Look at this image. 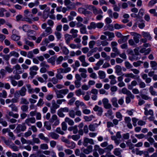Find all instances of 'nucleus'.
<instances>
[{
  "mask_svg": "<svg viewBox=\"0 0 157 157\" xmlns=\"http://www.w3.org/2000/svg\"><path fill=\"white\" fill-rule=\"evenodd\" d=\"M26 86L28 89V92L29 94H32L34 92V90L32 88L30 84H27Z\"/></svg>",
  "mask_w": 157,
  "mask_h": 157,
  "instance_id": "nucleus-39",
  "label": "nucleus"
},
{
  "mask_svg": "<svg viewBox=\"0 0 157 157\" xmlns=\"http://www.w3.org/2000/svg\"><path fill=\"white\" fill-rule=\"evenodd\" d=\"M112 140L114 141V142L116 145H118L120 143V140H118L116 138L115 136H111Z\"/></svg>",
  "mask_w": 157,
  "mask_h": 157,
  "instance_id": "nucleus-37",
  "label": "nucleus"
},
{
  "mask_svg": "<svg viewBox=\"0 0 157 157\" xmlns=\"http://www.w3.org/2000/svg\"><path fill=\"white\" fill-rule=\"evenodd\" d=\"M26 129V126L24 124H18L15 130L17 133H18L21 132H24Z\"/></svg>",
  "mask_w": 157,
  "mask_h": 157,
  "instance_id": "nucleus-4",
  "label": "nucleus"
},
{
  "mask_svg": "<svg viewBox=\"0 0 157 157\" xmlns=\"http://www.w3.org/2000/svg\"><path fill=\"white\" fill-rule=\"evenodd\" d=\"M80 66V63L79 62L78 60L75 61V65L73 64L71 65V66L73 67L74 70H75L76 69V67H78Z\"/></svg>",
  "mask_w": 157,
  "mask_h": 157,
  "instance_id": "nucleus-49",
  "label": "nucleus"
},
{
  "mask_svg": "<svg viewBox=\"0 0 157 157\" xmlns=\"http://www.w3.org/2000/svg\"><path fill=\"white\" fill-rule=\"evenodd\" d=\"M65 40L67 44H68L72 39L71 36L69 34H66L64 35Z\"/></svg>",
  "mask_w": 157,
  "mask_h": 157,
  "instance_id": "nucleus-22",
  "label": "nucleus"
},
{
  "mask_svg": "<svg viewBox=\"0 0 157 157\" xmlns=\"http://www.w3.org/2000/svg\"><path fill=\"white\" fill-rule=\"evenodd\" d=\"M55 34L58 40H59L62 37V35L61 33L59 32H55Z\"/></svg>",
  "mask_w": 157,
  "mask_h": 157,
  "instance_id": "nucleus-59",
  "label": "nucleus"
},
{
  "mask_svg": "<svg viewBox=\"0 0 157 157\" xmlns=\"http://www.w3.org/2000/svg\"><path fill=\"white\" fill-rule=\"evenodd\" d=\"M78 32V30L74 29H71L70 31V33L72 34V36L73 38L76 37L78 36L77 34Z\"/></svg>",
  "mask_w": 157,
  "mask_h": 157,
  "instance_id": "nucleus-30",
  "label": "nucleus"
},
{
  "mask_svg": "<svg viewBox=\"0 0 157 157\" xmlns=\"http://www.w3.org/2000/svg\"><path fill=\"white\" fill-rule=\"evenodd\" d=\"M24 40L25 41V43L26 45H28L32 47H33L34 46V44L32 42L28 40L26 38H25Z\"/></svg>",
  "mask_w": 157,
  "mask_h": 157,
  "instance_id": "nucleus-44",
  "label": "nucleus"
},
{
  "mask_svg": "<svg viewBox=\"0 0 157 157\" xmlns=\"http://www.w3.org/2000/svg\"><path fill=\"white\" fill-rule=\"evenodd\" d=\"M58 117L56 115L54 114L53 115L51 118L49 120V122L50 123H52L54 121L57 120Z\"/></svg>",
  "mask_w": 157,
  "mask_h": 157,
  "instance_id": "nucleus-50",
  "label": "nucleus"
},
{
  "mask_svg": "<svg viewBox=\"0 0 157 157\" xmlns=\"http://www.w3.org/2000/svg\"><path fill=\"white\" fill-rule=\"evenodd\" d=\"M116 117L119 119V121H121L122 119V116L120 112H116Z\"/></svg>",
  "mask_w": 157,
  "mask_h": 157,
  "instance_id": "nucleus-57",
  "label": "nucleus"
},
{
  "mask_svg": "<svg viewBox=\"0 0 157 157\" xmlns=\"http://www.w3.org/2000/svg\"><path fill=\"white\" fill-rule=\"evenodd\" d=\"M141 34L144 38H148L150 40H151V37L149 33L143 31L142 32Z\"/></svg>",
  "mask_w": 157,
  "mask_h": 157,
  "instance_id": "nucleus-19",
  "label": "nucleus"
},
{
  "mask_svg": "<svg viewBox=\"0 0 157 157\" xmlns=\"http://www.w3.org/2000/svg\"><path fill=\"white\" fill-rule=\"evenodd\" d=\"M149 90L151 95L153 96L157 95L156 91L154 90L153 87L152 86H150L149 88Z\"/></svg>",
  "mask_w": 157,
  "mask_h": 157,
  "instance_id": "nucleus-40",
  "label": "nucleus"
},
{
  "mask_svg": "<svg viewBox=\"0 0 157 157\" xmlns=\"http://www.w3.org/2000/svg\"><path fill=\"white\" fill-rule=\"evenodd\" d=\"M94 118V116L93 115H91L89 116H85L84 119L85 121H90L92 120V118Z\"/></svg>",
  "mask_w": 157,
  "mask_h": 157,
  "instance_id": "nucleus-53",
  "label": "nucleus"
},
{
  "mask_svg": "<svg viewBox=\"0 0 157 157\" xmlns=\"http://www.w3.org/2000/svg\"><path fill=\"white\" fill-rule=\"evenodd\" d=\"M88 39V37L86 36H84L82 37V43L84 46L87 44V40Z\"/></svg>",
  "mask_w": 157,
  "mask_h": 157,
  "instance_id": "nucleus-38",
  "label": "nucleus"
},
{
  "mask_svg": "<svg viewBox=\"0 0 157 157\" xmlns=\"http://www.w3.org/2000/svg\"><path fill=\"white\" fill-rule=\"evenodd\" d=\"M69 90L67 89H63L57 90L56 92V96L57 98H63V95H65L68 93Z\"/></svg>",
  "mask_w": 157,
  "mask_h": 157,
  "instance_id": "nucleus-2",
  "label": "nucleus"
},
{
  "mask_svg": "<svg viewBox=\"0 0 157 157\" xmlns=\"http://www.w3.org/2000/svg\"><path fill=\"white\" fill-rule=\"evenodd\" d=\"M137 84V81L135 80L132 81L130 84L128 85V89L131 90L132 89L134 86H136Z\"/></svg>",
  "mask_w": 157,
  "mask_h": 157,
  "instance_id": "nucleus-17",
  "label": "nucleus"
},
{
  "mask_svg": "<svg viewBox=\"0 0 157 157\" xmlns=\"http://www.w3.org/2000/svg\"><path fill=\"white\" fill-rule=\"evenodd\" d=\"M24 15L25 17L29 18L32 17L33 16L31 13L28 9L25 10L24 11Z\"/></svg>",
  "mask_w": 157,
  "mask_h": 157,
  "instance_id": "nucleus-25",
  "label": "nucleus"
},
{
  "mask_svg": "<svg viewBox=\"0 0 157 157\" xmlns=\"http://www.w3.org/2000/svg\"><path fill=\"white\" fill-rule=\"evenodd\" d=\"M61 48L62 49L63 52V54L65 55H67L69 53V50L65 46L61 47Z\"/></svg>",
  "mask_w": 157,
  "mask_h": 157,
  "instance_id": "nucleus-42",
  "label": "nucleus"
},
{
  "mask_svg": "<svg viewBox=\"0 0 157 157\" xmlns=\"http://www.w3.org/2000/svg\"><path fill=\"white\" fill-rule=\"evenodd\" d=\"M63 59V58L62 56H59L58 58L56 60V63L57 64H60L61 63Z\"/></svg>",
  "mask_w": 157,
  "mask_h": 157,
  "instance_id": "nucleus-54",
  "label": "nucleus"
},
{
  "mask_svg": "<svg viewBox=\"0 0 157 157\" xmlns=\"http://www.w3.org/2000/svg\"><path fill=\"white\" fill-rule=\"evenodd\" d=\"M93 110L94 111L97 112V114L99 116H101L103 112L102 108L97 105H95L93 108Z\"/></svg>",
  "mask_w": 157,
  "mask_h": 157,
  "instance_id": "nucleus-9",
  "label": "nucleus"
},
{
  "mask_svg": "<svg viewBox=\"0 0 157 157\" xmlns=\"http://www.w3.org/2000/svg\"><path fill=\"white\" fill-rule=\"evenodd\" d=\"M125 27V26L123 25H119L118 24H115L114 25V28L116 29H119Z\"/></svg>",
  "mask_w": 157,
  "mask_h": 157,
  "instance_id": "nucleus-43",
  "label": "nucleus"
},
{
  "mask_svg": "<svg viewBox=\"0 0 157 157\" xmlns=\"http://www.w3.org/2000/svg\"><path fill=\"white\" fill-rule=\"evenodd\" d=\"M123 75H124V76L126 77L124 80V82L126 83H128L130 82L131 81V79L129 78H134L135 77H136V79L137 80H139L140 79V77L139 76H136L132 73L124 74Z\"/></svg>",
  "mask_w": 157,
  "mask_h": 157,
  "instance_id": "nucleus-3",
  "label": "nucleus"
},
{
  "mask_svg": "<svg viewBox=\"0 0 157 157\" xmlns=\"http://www.w3.org/2000/svg\"><path fill=\"white\" fill-rule=\"evenodd\" d=\"M97 44L99 45H101L103 46H107L109 44V43L105 40L100 41V40L97 41Z\"/></svg>",
  "mask_w": 157,
  "mask_h": 157,
  "instance_id": "nucleus-28",
  "label": "nucleus"
},
{
  "mask_svg": "<svg viewBox=\"0 0 157 157\" xmlns=\"http://www.w3.org/2000/svg\"><path fill=\"white\" fill-rule=\"evenodd\" d=\"M130 34L133 36V40L135 43L136 44L138 43L139 42L141 35L135 32H131Z\"/></svg>",
  "mask_w": 157,
  "mask_h": 157,
  "instance_id": "nucleus-8",
  "label": "nucleus"
},
{
  "mask_svg": "<svg viewBox=\"0 0 157 157\" xmlns=\"http://www.w3.org/2000/svg\"><path fill=\"white\" fill-rule=\"evenodd\" d=\"M113 148V146L112 144H110L106 148H104V149L107 152H110Z\"/></svg>",
  "mask_w": 157,
  "mask_h": 157,
  "instance_id": "nucleus-51",
  "label": "nucleus"
},
{
  "mask_svg": "<svg viewBox=\"0 0 157 157\" xmlns=\"http://www.w3.org/2000/svg\"><path fill=\"white\" fill-rule=\"evenodd\" d=\"M20 103L21 104H25V105H27L29 104V102L26 99L24 98H22L21 99Z\"/></svg>",
  "mask_w": 157,
  "mask_h": 157,
  "instance_id": "nucleus-47",
  "label": "nucleus"
},
{
  "mask_svg": "<svg viewBox=\"0 0 157 157\" xmlns=\"http://www.w3.org/2000/svg\"><path fill=\"white\" fill-rule=\"evenodd\" d=\"M117 98L115 97L113 98L111 100V102L113 106L116 108L119 107V105L117 103Z\"/></svg>",
  "mask_w": 157,
  "mask_h": 157,
  "instance_id": "nucleus-21",
  "label": "nucleus"
},
{
  "mask_svg": "<svg viewBox=\"0 0 157 157\" xmlns=\"http://www.w3.org/2000/svg\"><path fill=\"white\" fill-rule=\"evenodd\" d=\"M50 9L49 8H47L43 12V16L44 18L45 19V20L48 17L49 15V11Z\"/></svg>",
  "mask_w": 157,
  "mask_h": 157,
  "instance_id": "nucleus-15",
  "label": "nucleus"
},
{
  "mask_svg": "<svg viewBox=\"0 0 157 157\" xmlns=\"http://www.w3.org/2000/svg\"><path fill=\"white\" fill-rule=\"evenodd\" d=\"M62 129L63 131H66L67 129V126L65 122H63L61 124Z\"/></svg>",
  "mask_w": 157,
  "mask_h": 157,
  "instance_id": "nucleus-61",
  "label": "nucleus"
},
{
  "mask_svg": "<svg viewBox=\"0 0 157 157\" xmlns=\"http://www.w3.org/2000/svg\"><path fill=\"white\" fill-rule=\"evenodd\" d=\"M39 2L38 1H36L34 3L33 2H30L28 4V6L30 8H32L33 7L35 6H37L39 5Z\"/></svg>",
  "mask_w": 157,
  "mask_h": 157,
  "instance_id": "nucleus-35",
  "label": "nucleus"
},
{
  "mask_svg": "<svg viewBox=\"0 0 157 157\" xmlns=\"http://www.w3.org/2000/svg\"><path fill=\"white\" fill-rule=\"evenodd\" d=\"M81 81L75 80L74 81V84L76 88H80L81 86Z\"/></svg>",
  "mask_w": 157,
  "mask_h": 157,
  "instance_id": "nucleus-46",
  "label": "nucleus"
},
{
  "mask_svg": "<svg viewBox=\"0 0 157 157\" xmlns=\"http://www.w3.org/2000/svg\"><path fill=\"white\" fill-rule=\"evenodd\" d=\"M6 72L5 70L2 69L0 70V74L2 78L4 77L6 75Z\"/></svg>",
  "mask_w": 157,
  "mask_h": 157,
  "instance_id": "nucleus-56",
  "label": "nucleus"
},
{
  "mask_svg": "<svg viewBox=\"0 0 157 157\" xmlns=\"http://www.w3.org/2000/svg\"><path fill=\"white\" fill-rule=\"evenodd\" d=\"M36 119L34 117H29L26 119L25 121V123L28 126H30L31 123L33 124L36 122Z\"/></svg>",
  "mask_w": 157,
  "mask_h": 157,
  "instance_id": "nucleus-10",
  "label": "nucleus"
},
{
  "mask_svg": "<svg viewBox=\"0 0 157 157\" xmlns=\"http://www.w3.org/2000/svg\"><path fill=\"white\" fill-rule=\"evenodd\" d=\"M66 146L70 149H73L75 147V144L74 142L72 141L70 142L69 141L68 143L66 144Z\"/></svg>",
  "mask_w": 157,
  "mask_h": 157,
  "instance_id": "nucleus-23",
  "label": "nucleus"
},
{
  "mask_svg": "<svg viewBox=\"0 0 157 157\" xmlns=\"http://www.w3.org/2000/svg\"><path fill=\"white\" fill-rule=\"evenodd\" d=\"M69 116L72 118H74L75 116V112L73 110H71L69 111Z\"/></svg>",
  "mask_w": 157,
  "mask_h": 157,
  "instance_id": "nucleus-52",
  "label": "nucleus"
},
{
  "mask_svg": "<svg viewBox=\"0 0 157 157\" xmlns=\"http://www.w3.org/2000/svg\"><path fill=\"white\" fill-rule=\"evenodd\" d=\"M143 63V61L139 60L136 62H134L133 63V65L135 67H138L140 66L141 64Z\"/></svg>",
  "mask_w": 157,
  "mask_h": 157,
  "instance_id": "nucleus-55",
  "label": "nucleus"
},
{
  "mask_svg": "<svg viewBox=\"0 0 157 157\" xmlns=\"http://www.w3.org/2000/svg\"><path fill=\"white\" fill-rule=\"evenodd\" d=\"M69 47L72 49H75V48L80 49L81 46L80 44H70L69 45Z\"/></svg>",
  "mask_w": 157,
  "mask_h": 157,
  "instance_id": "nucleus-32",
  "label": "nucleus"
},
{
  "mask_svg": "<svg viewBox=\"0 0 157 157\" xmlns=\"http://www.w3.org/2000/svg\"><path fill=\"white\" fill-rule=\"evenodd\" d=\"M40 66L41 67H44L48 69L49 67V66L48 65L45 61H43L40 63Z\"/></svg>",
  "mask_w": 157,
  "mask_h": 157,
  "instance_id": "nucleus-48",
  "label": "nucleus"
},
{
  "mask_svg": "<svg viewBox=\"0 0 157 157\" xmlns=\"http://www.w3.org/2000/svg\"><path fill=\"white\" fill-rule=\"evenodd\" d=\"M28 106L26 105H22L21 107V109L23 112H27L28 111Z\"/></svg>",
  "mask_w": 157,
  "mask_h": 157,
  "instance_id": "nucleus-41",
  "label": "nucleus"
},
{
  "mask_svg": "<svg viewBox=\"0 0 157 157\" xmlns=\"http://www.w3.org/2000/svg\"><path fill=\"white\" fill-rule=\"evenodd\" d=\"M65 122L67 123L68 125L73 126L74 124V121L68 117H66L65 119Z\"/></svg>",
  "mask_w": 157,
  "mask_h": 157,
  "instance_id": "nucleus-24",
  "label": "nucleus"
},
{
  "mask_svg": "<svg viewBox=\"0 0 157 157\" xmlns=\"http://www.w3.org/2000/svg\"><path fill=\"white\" fill-rule=\"evenodd\" d=\"M126 67L128 69H131L132 66L128 61H126L124 63Z\"/></svg>",
  "mask_w": 157,
  "mask_h": 157,
  "instance_id": "nucleus-64",
  "label": "nucleus"
},
{
  "mask_svg": "<svg viewBox=\"0 0 157 157\" xmlns=\"http://www.w3.org/2000/svg\"><path fill=\"white\" fill-rule=\"evenodd\" d=\"M98 126V124L95 123L93 124H90L89 125V128L90 131H94L95 130V128Z\"/></svg>",
  "mask_w": 157,
  "mask_h": 157,
  "instance_id": "nucleus-26",
  "label": "nucleus"
},
{
  "mask_svg": "<svg viewBox=\"0 0 157 157\" xmlns=\"http://www.w3.org/2000/svg\"><path fill=\"white\" fill-rule=\"evenodd\" d=\"M98 74L99 75V78L101 79H103L105 77L106 75L104 71H99Z\"/></svg>",
  "mask_w": 157,
  "mask_h": 157,
  "instance_id": "nucleus-29",
  "label": "nucleus"
},
{
  "mask_svg": "<svg viewBox=\"0 0 157 157\" xmlns=\"http://www.w3.org/2000/svg\"><path fill=\"white\" fill-rule=\"evenodd\" d=\"M115 72L118 75H120L122 74L121 67L119 65H116L114 67Z\"/></svg>",
  "mask_w": 157,
  "mask_h": 157,
  "instance_id": "nucleus-12",
  "label": "nucleus"
},
{
  "mask_svg": "<svg viewBox=\"0 0 157 157\" xmlns=\"http://www.w3.org/2000/svg\"><path fill=\"white\" fill-rule=\"evenodd\" d=\"M82 111L83 113L85 114H89L90 113V111L88 109L82 108Z\"/></svg>",
  "mask_w": 157,
  "mask_h": 157,
  "instance_id": "nucleus-62",
  "label": "nucleus"
},
{
  "mask_svg": "<svg viewBox=\"0 0 157 157\" xmlns=\"http://www.w3.org/2000/svg\"><path fill=\"white\" fill-rule=\"evenodd\" d=\"M85 55H81L79 57L78 59L82 63L81 65L84 67H86L89 65V63L86 62Z\"/></svg>",
  "mask_w": 157,
  "mask_h": 157,
  "instance_id": "nucleus-7",
  "label": "nucleus"
},
{
  "mask_svg": "<svg viewBox=\"0 0 157 157\" xmlns=\"http://www.w3.org/2000/svg\"><path fill=\"white\" fill-rule=\"evenodd\" d=\"M150 64L151 67L154 70H156L157 67V63L154 61H150Z\"/></svg>",
  "mask_w": 157,
  "mask_h": 157,
  "instance_id": "nucleus-33",
  "label": "nucleus"
},
{
  "mask_svg": "<svg viewBox=\"0 0 157 157\" xmlns=\"http://www.w3.org/2000/svg\"><path fill=\"white\" fill-rule=\"evenodd\" d=\"M96 28V23L94 22H91L90 24V25L87 26V28L89 30H91L92 29H95Z\"/></svg>",
  "mask_w": 157,
  "mask_h": 157,
  "instance_id": "nucleus-36",
  "label": "nucleus"
},
{
  "mask_svg": "<svg viewBox=\"0 0 157 157\" xmlns=\"http://www.w3.org/2000/svg\"><path fill=\"white\" fill-rule=\"evenodd\" d=\"M40 148L42 149L46 150L48 149V146L47 144H41L40 145Z\"/></svg>",
  "mask_w": 157,
  "mask_h": 157,
  "instance_id": "nucleus-58",
  "label": "nucleus"
},
{
  "mask_svg": "<svg viewBox=\"0 0 157 157\" xmlns=\"http://www.w3.org/2000/svg\"><path fill=\"white\" fill-rule=\"evenodd\" d=\"M10 57L12 56H13L17 58L19 57V54L18 52L15 51H13L10 53Z\"/></svg>",
  "mask_w": 157,
  "mask_h": 157,
  "instance_id": "nucleus-45",
  "label": "nucleus"
},
{
  "mask_svg": "<svg viewBox=\"0 0 157 157\" xmlns=\"http://www.w3.org/2000/svg\"><path fill=\"white\" fill-rule=\"evenodd\" d=\"M38 137L41 140H44L47 143H48L49 140L48 138L45 137L44 134L42 133H40L38 134Z\"/></svg>",
  "mask_w": 157,
  "mask_h": 157,
  "instance_id": "nucleus-16",
  "label": "nucleus"
},
{
  "mask_svg": "<svg viewBox=\"0 0 157 157\" xmlns=\"http://www.w3.org/2000/svg\"><path fill=\"white\" fill-rule=\"evenodd\" d=\"M78 12L81 13L83 14L85 16L91 15L92 14L91 12L88 11L87 9L83 7H80L78 9Z\"/></svg>",
  "mask_w": 157,
  "mask_h": 157,
  "instance_id": "nucleus-6",
  "label": "nucleus"
},
{
  "mask_svg": "<svg viewBox=\"0 0 157 157\" xmlns=\"http://www.w3.org/2000/svg\"><path fill=\"white\" fill-rule=\"evenodd\" d=\"M47 25L46 23L43 24L41 25V28L45 29L44 31L42 33V35L45 37L46 36L52 33V30L50 27H47Z\"/></svg>",
  "mask_w": 157,
  "mask_h": 157,
  "instance_id": "nucleus-1",
  "label": "nucleus"
},
{
  "mask_svg": "<svg viewBox=\"0 0 157 157\" xmlns=\"http://www.w3.org/2000/svg\"><path fill=\"white\" fill-rule=\"evenodd\" d=\"M7 92L5 90H2L1 92H0V98H6L7 96Z\"/></svg>",
  "mask_w": 157,
  "mask_h": 157,
  "instance_id": "nucleus-34",
  "label": "nucleus"
},
{
  "mask_svg": "<svg viewBox=\"0 0 157 157\" xmlns=\"http://www.w3.org/2000/svg\"><path fill=\"white\" fill-rule=\"evenodd\" d=\"M92 10L94 14L95 15H97L98 13L102 14L103 13L101 9L98 10L95 7Z\"/></svg>",
  "mask_w": 157,
  "mask_h": 157,
  "instance_id": "nucleus-31",
  "label": "nucleus"
},
{
  "mask_svg": "<svg viewBox=\"0 0 157 157\" xmlns=\"http://www.w3.org/2000/svg\"><path fill=\"white\" fill-rule=\"evenodd\" d=\"M0 124L4 127H6L7 125V122L2 118H0Z\"/></svg>",
  "mask_w": 157,
  "mask_h": 157,
  "instance_id": "nucleus-60",
  "label": "nucleus"
},
{
  "mask_svg": "<svg viewBox=\"0 0 157 157\" xmlns=\"http://www.w3.org/2000/svg\"><path fill=\"white\" fill-rule=\"evenodd\" d=\"M104 108L106 109H111L112 106L109 103L108 99L106 98H104L102 100Z\"/></svg>",
  "mask_w": 157,
  "mask_h": 157,
  "instance_id": "nucleus-5",
  "label": "nucleus"
},
{
  "mask_svg": "<svg viewBox=\"0 0 157 157\" xmlns=\"http://www.w3.org/2000/svg\"><path fill=\"white\" fill-rule=\"evenodd\" d=\"M27 91L26 89L25 86H23L19 91V95L21 96H25L26 94Z\"/></svg>",
  "mask_w": 157,
  "mask_h": 157,
  "instance_id": "nucleus-14",
  "label": "nucleus"
},
{
  "mask_svg": "<svg viewBox=\"0 0 157 157\" xmlns=\"http://www.w3.org/2000/svg\"><path fill=\"white\" fill-rule=\"evenodd\" d=\"M48 136L51 137L53 139L57 140L59 138V136L55 132H51L49 133Z\"/></svg>",
  "mask_w": 157,
  "mask_h": 157,
  "instance_id": "nucleus-18",
  "label": "nucleus"
},
{
  "mask_svg": "<svg viewBox=\"0 0 157 157\" xmlns=\"http://www.w3.org/2000/svg\"><path fill=\"white\" fill-rule=\"evenodd\" d=\"M21 141L22 143V144H28L33 145V143L31 140H27L23 137L21 138Z\"/></svg>",
  "mask_w": 157,
  "mask_h": 157,
  "instance_id": "nucleus-13",
  "label": "nucleus"
},
{
  "mask_svg": "<svg viewBox=\"0 0 157 157\" xmlns=\"http://www.w3.org/2000/svg\"><path fill=\"white\" fill-rule=\"evenodd\" d=\"M8 106L11 108L12 111L16 112H18V107L15 104L13 103L9 105Z\"/></svg>",
  "mask_w": 157,
  "mask_h": 157,
  "instance_id": "nucleus-20",
  "label": "nucleus"
},
{
  "mask_svg": "<svg viewBox=\"0 0 157 157\" xmlns=\"http://www.w3.org/2000/svg\"><path fill=\"white\" fill-rule=\"evenodd\" d=\"M129 36V35L127 36H123L120 39L118 40V43L120 44H122L127 41Z\"/></svg>",
  "mask_w": 157,
  "mask_h": 157,
  "instance_id": "nucleus-11",
  "label": "nucleus"
},
{
  "mask_svg": "<svg viewBox=\"0 0 157 157\" xmlns=\"http://www.w3.org/2000/svg\"><path fill=\"white\" fill-rule=\"evenodd\" d=\"M121 150L119 148H116L113 151V153L114 155L117 156L121 155Z\"/></svg>",
  "mask_w": 157,
  "mask_h": 157,
  "instance_id": "nucleus-27",
  "label": "nucleus"
},
{
  "mask_svg": "<svg viewBox=\"0 0 157 157\" xmlns=\"http://www.w3.org/2000/svg\"><path fill=\"white\" fill-rule=\"evenodd\" d=\"M10 147L14 151H17L19 150V147L14 144L10 145Z\"/></svg>",
  "mask_w": 157,
  "mask_h": 157,
  "instance_id": "nucleus-63",
  "label": "nucleus"
}]
</instances>
